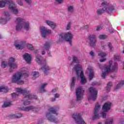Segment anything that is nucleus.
Wrapping results in <instances>:
<instances>
[{"mask_svg": "<svg viewBox=\"0 0 124 124\" xmlns=\"http://www.w3.org/2000/svg\"><path fill=\"white\" fill-rule=\"evenodd\" d=\"M90 55L92 56V57H94V52L93 51H92L90 53Z\"/></svg>", "mask_w": 124, "mask_h": 124, "instance_id": "52", "label": "nucleus"}, {"mask_svg": "<svg viewBox=\"0 0 124 124\" xmlns=\"http://www.w3.org/2000/svg\"><path fill=\"white\" fill-rule=\"evenodd\" d=\"M89 25H85L84 27H82L81 29H83V30H89Z\"/></svg>", "mask_w": 124, "mask_h": 124, "instance_id": "47", "label": "nucleus"}, {"mask_svg": "<svg viewBox=\"0 0 124 124\" xmlns=\"http://www.w3.org/2000/svg\"><path fill=\"white\" fill-rule=\"evenodd\" d=\"M8 65V63L6 61H2L1 63V66L3 67V68H5L6 66Z\"/></svg>", "mask_w": 124, "mask_h": 124, "instance_id": "36", "label": "nucleus"}, {"mask_svg": "<svg viewBox=\"0 0 124 124\" xmlns=\"http://www.w3.org/2000/svg\"><path fill=\"white\" fill-rule=\"evenodd\" d=\"M26 3H28L29 5L31 4V0H24Z\"/></svg>", "mask_w": 124, "mask_h": 124, "instance_id": "45", "label": "nucleus"}, {"mask_svg": "<svg viewBox=\"0 0 124 124\" xmlns=\"http://www.w3.org/2000/svg\"><path fill=\"white\" fill-rule=\"evenodd\" d=\"M1 38V36L0 35V39Z\"/></svg>", "mask_w": 124, "mask_h": 124, "instance_id": "63", "label": "nucleus"}, {"mask_svg": "<svg viewBox=\"0 0 124 124\" xmlns=\"http://www.w3.org/2000/svg\"><path fill=\"white\" fill-rule=\"evenodd\" d=\"M34 53L35 54H37V53H38V50L37 49V50H35L34 51Z\"/></svg>", "mask_w": 124, "mask_h": 124, "instance_id": "55", "label": "nucleus"}, {"mask_svg": "<svg viewBox=\"0 0 124 124\" xmlns=\"http://www.w3.org/2000/svg\"><path fill=\"white\" fill-rule=\"evenodd\" d=\"M106 124H113V118H110L107 119L106 122Z\"/></svg>", "mask_w": 124, "mask_h": 124, "instance_id": "33", "label": "nucleus"}, {"mask_svg": "<svg viewBox=\"0 0 124 124\" xmlns=\"http://www.w3.org/2000/svg\"><path fill=\"white\" fill-rule=\"evenodd\" d=\"M81 2H83L84 1V0H81Z\"/></svg>", "mask_w": 124, "mask_h": 124, "instance_id": "62", "label": "nucleus"}, {"mask_svg": "<svg viewBox=\"0 0 124 124\" xmlns=\"http://www.w3.org/2000/svg\"><path fill=\"white\" fill-rule=\"evenodd\" d=\"M112 82H109L108 83L107 87V92H110V90H111V87H112Z\"/></svg>", "mask_w": 124, "mask_h": 124, "instance_id": "34", "label": "nucleus"}, {"mask_svg": "<svg viewBox=\"0 0 124 124\" xmlns=\"http://www.w3.org/2000/svg\"><path fill=\"white\" fill-rule=\"evenodd\" d=\"M111 106L112 103L109 102H106L103 106L102 110H103V111H105V112H107V111L110 110Z\"/></svg>", "mask_w": 124, "mask_h": 124, "instance_id": "21", "label": "nucleus"}, {"mask_svg": "<svg viewBox=\"0 0 124 124\" xmlns=\"http://www.w3.org/2000/svg\"><path fill=\"white\" fill-rule=\"evenodd\" d=\"M48 54L49 56L50 57H51V53H50V52H48Z\"/></svg>", "mask_w": 124, "mask_h": 124, "instance_id": "59", "label": "nucleus"}, {"mask_svg": "<svg viewBox=\"0 0 124 124\" xmlns=\"http://www.w3.org/2000/svg\"><path fill=\"white\" fill-rule=\"evenodd\" d=\"M17 93H12V98H13V99H15V98H17V97H18V96L19 95V93H21L20 92H18V91H16Z\"/></svg>", "mask_w": 124, "mask_h": 124, "instance_id": "31", "label": "nucleus"}, {"mask_svg": "<svg viewBox=\"0 0 124 124\" xmlns=\"http://www.w3.org/2000/svg\"><path fill=\"white\" fill-rule=\"evenodd\" d=\"M108 24H109V21L108 20V21H107V23H105V24H106V25H108Z\"/></svg>", "mask_w": 124, "mask_h": 124, "instance_id": "58", "label": "nucleus"}, {"mask_svg": "<svg viewBox=\"0 0 124 124\" xmlns=\"http://www.w3.org/2000/svg\"><path fill=\"white\" fill-rule=\"evenodd\" d=\"M72 117L73 119H74L75 121H76V124H86V123L85 122V121H84L83 118H82V117L81 116V114L78 113L73 114Z\"/></svg>", "mask_w": 124, "mask_h": 124, "instance_id": "13", "label": "nucleus"}, {"mask_svg": "<svg viewBox=\"0 0 124 124\" xmlns=\"http://www.w3.org/2000/svg\"><path fill=\"white\" fill-rule=\"evenodd\" d=\"M48 85V83H43L41 84V86L40 89V92L41 93H44L45 92V88Z\"/></svg>", "mask_w": 124, "mask_h": 124, "instance_id": "28", "label": "nucleus"}, {"mask_svg": "<svg viewBox=\"0 0 124 124\" xmlns=\"http://www.w3.org/2000/svg\"><path fill=\"white\" fill-rule=\"evenodd\" d=\"M124 85V81H121L118 84L116 85V90H118V89H120L121 87H123Z\"/></svg>", "mask_w": 124, "mask_h": 124, "instance_id": "32", "label": "nucleus"}, {"mask_svg": "<svg viewBox=\"0 0 124 124\" xmlns=\"http://www.w3.org/2000/svg\"><path fill=\"white\" fill-rule=\"evenodd\" d=\"M54 96H55V98H52V101H56V98H58L60 97V94L59 93H56L55 94Z\"/></svg>", "mask_w": 124, "mask_h": 124, "instance_id": "42", "label": "nucleus"}, {"mask_svg": "<svg viewBox=\"0 0 124 124\" xmlns=\"http://www.w3.org/2000/svg\"><path fill=\"white\" fill-rule=\"evenodd\" d=\"M14 62H15V59L14 58L11 57L9 58L8 65L10 67V72H12V68H13V69H16V68L18 67V65L17 64L14 63Z\"/></svg>", "mask_w": 124, "mask_h": 124, "instance_id": "15", "label": "nucleus"}, {"mask_svg": "<svg viewBox=\"0 0 124 124\" xmlns=\"http://www.w3.org/2000/svg\"><path fill=\"white\" fill-rule=\"evenodd\" d=\"M92 85H93H93H96V83H95V82H93V83H92Z\"/></svg>", "mask_w": 124, "mask_h": 124, "instance_id": "57", "label": "nucleus"}, {"mask_svg": "<svg viewBox=\"0 0 124 124\" xmlns=\"http://www.w3.org/2000/svg\"><path fill=\"white\" fill-rule=\"evenodd\" d=\"M99 38H100V39H106V38H107V36L106 35H100L99 36Z\"/></svg>", "mask_w": 124, "mask_h": 124, "instance_id": "41", "label": "nucleus"}, {"mask_svg": "<svg viewBox=\"0 0 124 124\" xmlns=\"http://www.w3.org/2000/svg\"><path fill=\"white\" fill-rule=\"evenodd\" d=\"M108 46L110 50H112L113 46H112V44L108 43Z\"/></svg>", "mask_w": 124, "mask_h": 124, "instance_id": "49", "label": "nucleus"}, {"mask_svg": "<svg viewBox=\"0 0 124 124\" xmlns=\"http://www.w3.org/2000/svg\"><path fill=\"white\" fill-rule=\"evenodd\" d=\"M73 60V62H75V63H79V62L78 60V58H77V57L73 56L72 58Z\"/></svg>", "mask_w": 124, "mask_h": 124, "instance_id": "38", "label": "nucleus"}, {"mask_svg": "<svg viewBox=\"0 0 124 124\" xmlns=\"http://www.w3.org/2000/svg\"><path fill=\"white\" fill-rule=\"evenodd\" d=\"M101 1H103L101 5L102 6H103L104 8L102 9L97 10L96 13L97 15H101V14H103V13L105 12L106 10H107V8L108 9L107 11L108 13H111V12L114 10V7H109V3H108L107 1L105 0H101Z\"/></svg>", "mask_w": 124, "mask_h": 124, "instance_id": "4", "label": "nucleus"}, {"mask_svg": "<svg viewBox=\"0 0 124 124\" xmlns=\"http://www.w3.org/2000/svg\"><path fill=\"white\" fill-rule=\"evenodd\" d=\"M56 1L58 2V3H62L63 2V0H56Z\"/></svg>", "mask_w": 124, "mask_h": 124, "instance_id": "51", "label": "nucleus"}, {"mask_svg": "<svg viewBox=\"0 0 124 124\" xmlns=\"http://www.w3.org/2000/svg\"><path fill=\"white\" fill-rule=\"evenodd\" d=\"M89 92L91 93V95L88 98V100H91V99H92L93 101L96 100L97 98V90H96V89L91 87L89 88Z\"/></svg>", "mask_w": 124, "mask_h": 124, "instance_id": "11", "label": "nucleus"}, {"mask_svg": "<svg viewBox=\"0 0 124 124\" xmlns=\"http://www.w3.org/2000/svg\"><path fill=\"white\" fill-rule=\"evenodd\" d=\"M109 32H110V33H112V32H114V31H109Z\"/></svg>", "mask_w": 124, "mask_h": 124, "instance_id": "60", "label": "nucleus"}, {"mask_svg": "<svg viewBox=\"0 0 124 124\" xmlns=\"http://www.w3.org/2000/svg\"><path fill=\"white\" fill-rule=\"evenodd\" d=\"M5 4H9V9H10L13 14H18L19 12L16 8V5L12 0H2L0 1V7L2 8L5 6Z\"/></svg>", "mask_w": 124, "mask_h": 124, "instance_id": "2", "label": "nucleus"}, {"mask_svg": "<svg viewBox=\"0 0 124 124\" xmlns=\"http://www.w3.org/2000/svg\"><path fill=\"white\" fill-rule=\"evenodd\" d=\"M72 38H73V35L71 32H67L65 34L62 33L59 35L58 41L61 42L65 40L66 41H68L70 45H72L71 40H72Z\"/></svg>", "mask_w": 124, "mask_h": 124, "instance_id": "9", "label": "nucleus"}, {"mask_svg": "<svg viewBox=\"0 0 124 124\" xmlns=\"http://www.w3.org/2000/svg\"><path fill=\"white\" fill-rule=\"evenodd\" d=\"M100 109H101V108H100V105H99V104L97 103L95 106V108L94 109V115L92 118L93 120H97V119H99V117L100 116H99V114L97 113H98Z\"/></svg>", "mask_w": 124, "mask_h": 124, "instance_id": "17", "label": "nucleus"}, {"mask_svg": "<svg viewBox=\"0 0 124 124\" xmlns=\"http://www.w3.org/2000/svg\"><path fill=\"white\" fill-rule=\"evenodd\" d=\"M102 29V26H98L96 29V31H101Z\"/></svg>", "mask_w": 124, "mask_h": 124, "instance_id": "48", "label": "nucleus"}, {"mask_svg": "<svg viewBox=\"0 0 124 124\" xmlns=\"http://www.w3.org/2000/svg\"><path fill=\"white\" fill-rule=\"evenodd\" d=\"M43 58L40 56L38 55L36 56V61L38 63H39V64H42V65H43V67L41 68V69L44 71V73L45 74L47 75L48 74V72H49V71L51 69L50 67L48 66H47V64H46V60H43Z\"/></svg>", "mask_w": 124, "mask_h": 124, "instance_id": "5", "label": "nucleus"}, {"mask_svg": "<svg viewBox=\"0 0 124 124\" xmlns=\"http://www.w3.org/2000/svg\"><path fill=\"white\" fill-rule=\"evenodd\" d=\"M19 110H20V111H24L25 112H29L30 110H33V109H34V107L32 106H31L29 107H23V108H19Z\"/></svg>", "mask_w": 124, "mask_h": 124, "instance_id": "23", "label": "nucleus"}, {"mask_svg": "<svg viewBox=\"0 0 124 124\" xmlns=\"http://www.w3.org/2000/svg\"><path fill=\"white\" fill-rule=\"evenodd\" d=\"M70 27H71V22H69L66 27L67 31H69V30H70Z\"/></svg>", "mask_w": 124, "mask_h": 124, "instance_id": "44", "label": "nucleus"}, {"mask_svg": "<svg viewBox=\"0 0 124 124\" xmlns=\"http://www.w3.org/2000/svg\"><path fill=\"white\" fill-rule=\"evenodd\" d=\"M114 59L115 61H120V55H115L114 57Z\"/></svg>", "mask_w": 124, "mask_h": 124, "instance_id": "43", "label": "nucleus"}, {"mask_svg": "<svg viewBox=\"0 0 124 124\" xmlns=\"http://www.w3.org/2000/svg\"><path fill=\"white\" fill-rule=\"evenodd\" d=\"M58 91V88H55L52 90V93H56Z\"/></svg>", "mask_w": 124, "mask_h": 124, "instance_id": "54", "label": "nucleus"}, {"mask_svg": "<svg viewBox=\"0 0 124 124\" xmlns=\"http://www.w3.org/2000/svg\"><path fill=\"white\" fill-rule=\"evenodd\" d=\"M5 18L0 17V25H5L7 23L8 21H9L11 19V16L8 11H4Z\"/></svg>", "mask_w": 124, "mask_h": 124, "instance_id": "12", "label": "nucleus"}, {"mask_svg": "<svg viewBox=\"0 0 124 124\" xmlns=\"http://www.w3.org/2000/svg\"><path fill=\"white\" fill-rule=\"evenodd\" d=\"M16 91L18 93H20L21 94L24 95V98L22 99V101H23V105L25 106L30 105L31 103L30 101L26 100H31V99H36L37 98L36 96L30 94V91H27L26 89H23L21 88H16Z\"/></svg>", "mask_w": 124, "mask_h": 124, "instance_id": "1", "label": "nucleus"}, {"mask_svg": "<svg viewBox=\"0 0 124 124\" xmlns=\"http://www.w3.org/2000/svg\"><path fill=\"white\" fill-rule=\"evenodd\" d=\"M69 61H71V58H69Z\"/></svg>", "mask_w": 124, "mask_h": 124, "instance_id": "61", "label": "nucleus"}, {"mask_svg": "<svg viewBox=\"0 0 124 124\" xmlns=\"http://www.w3.org/2000/svg\"><path fill=\"white\" fill-rule=\"evenodd\" d=\"M27 48L31 51H33V50H34V48L33 47V46H32V45L27 44Z\"/></svg>", "mask_w": 124, "mask_h": 124, "instance_id": "39", "label": "nucleus"}, {"mask_svg": "<svg viewBox=\"0 0 124 124\" xmlns=\"http://www.w3.org/2000/svg\"><path fill=\"white\" fill-rule=\"evenodd\" d=\"M88 40L90 41L89 45L93 48H94L96 46V38L95 35H90L88 37Z\"/></svg>", "mask_w": 124, "mask_h": 124, "instance_id": "16", "label": "nucleus"}, {"mask_svg": "<svg viewBox=\"0 0 124 124\" xmlns=\"http://www.w3.org/2000/svg\"><path fill=\"white\" fill-rule=\"evenodd\" d=\"M17 43H20V41L17 40H16L15 42L14 45L16 49L22 50V49H24L25 48V45L26 44V42L24 41L21 42L20 44Z\"/></svg>", "mask_w": 124, "mask_h": 124, "instance_id": "18", "label": "nucleus"}, {"mask_svg": "<svg viewBox=\"0 0 124 124\" xmlns=\"http://www.w3.org/2000/svg\"><path fill=\"white\" fill-rule=\"evenodd\" d=\"M88 70L89 71V80L91 81L93 80V76L94 75V72H93V70L92 68H88Z\"/></svg>", "mask_w": 124, "mask_h": 124, "instance_id": "25", "label": "nucleus"}, {"mask_svg": "<svg viewBox=\"0 0 124 124\" xmlns=\"http://www.w3.org/2000/svg\"><path fill=\"white\" fill-rule=\"evenodd\" d=\"M106 61V59H103L100 60V62H105Z\"/></svg>", "mask_w": 124, "mask_h": 124, "instance_id": "53", "label": "nucleus"}, {"mask_svg": "<svg viewBox=\"0 0 124 124\" xmlns=\"http://www.w3.org/2000/svg\"><path fill=\"white\" fill-rule=\"evenodd\" d=\"M105 46H102V47H105Z\"/></svg>", "mask_w": 124, "mask_h": 124, "instance_id": "64", "label": "nucleus"}, {"mask_svg": "<svg viewBox=\"0 0 124 124\" xmlns=\"http://www.w3.org/2000/svg\"><path fill=\"white\" fill-rule=\"evenodd\" d=\"M29 74L27 73L22 74L21 73H17L14 75L12 83H17V85H23L24 81L20 80L22 77L24 78H27Z\"/></svg>", "mask_w": 124, "mask_h": 124, "instance_id": "6", "label": "nucleus"}, {"mask_svg": "<svg viewBox=\"0 0 124 124\" xmlns=\"http://www.w3.org/2000/svg\"><path fill=\"white\" fill-rule=\"evenodd\" d=\"M46 23L48 25V26L50 27L52 30H54L55 28H56V23L53 21H51L50 20H46Z\"/></svg>", "mask_w": 124, "mask_h": 124, "instance_id": "24", "label": "nucleus"}, {"mask_svg": "<svg viewBox=\"0 0 124 124\" xmlns=\"http://www.w3.org/2000/svg\"><path fill=\"white\" fill-rule=\"evenodd\" d=\"M110 77L114 79V78H115V75H113V76H111Z\"/></svg>", "mask_w": 124, "mask_h": 124, "instance_id": "56", "label": "nucleus"}, {"mask_svg": "<svg viewBox=\"0 0 124 124\" xmlns=\"http://www.w3.org/2000/svg\"><path fill=\"white\" fill-rule=\"evenodd\" d=\"M74 69L76 72L77 75H79L80 71V77L81 79V83L82 84H86L87 83V80L84 76V72L82 70V65L80 64H77L75 66Z\"/></svg>", "mask_w": 124, "mask_h": 124, "instance_id": "10", "label": "nucleus"}, {"mask_svg": "<svg viewBox=\"0 0 124 124\" xmlns=\"http://www.w3.org/2000/svg\"><path fill=\"white\" fill-rule=\"evenodd\" d=\"M98 56L101 57V58H104L105 57H106V53L103 52H98Z\"/></svg>", "mask_w": 124, "mask_h": 124, "instance_id": "37", "label": "nucleus"}, {"mask_svg": "<svg viewBox=\"0 0 124 124\" xmlns=\"http://www.w3.org/2000/svg\"><path fill=\"white\" fill-rule=\"evenodd\" d=\"M67 10L70 13H73V11H74V7L73 6H69L68 7Z\"/></svg>", "mask_w": 124, "mask_h": 124, "instance_id": "35", "label": "nucleus"}, {"mask_svg": "<svg viewBox=\"0 0 124 124\" xmlns=\"http://www.w3.org/2000/svg\"><path fill=\"white\" fill-rule=\"evenodd\" d=\"M40 31L42 33V37L45 38L46 37V34H50L51 33V31L50 30H46L45 27L42 26L40 28Z\"/></svg>", "mask_w": 124, "mask_h": 124, "instance_id": "19", "label": "nucleus"}, {"mask_svg": "<svg viewBox=\"0 0 124 124\" xmlns=\"http://www.w3.org/2000/svg\"><path fill=\"white\" fill-rule=\"evenodd\" d=\"M111 67H112V61H110L109 65L106 67V71L103 72L101 75L103 79H105V78H106V75L108 73H110V71H111V70H112L113 71H118V63L115 62L114 65L112 66V68H111Z\"/></svg>", "mask_w": 124, "mask_h": 124, "instance_id": "7", "label": "nucleus"}, {"mask_svg": "<svg viewBox=\"0 0 124 124\" xmlns=\"http://www.w3.org/2000/svg\"><path fill=\"white\" fill-rule=\"evenodd\" d=\"M21 0H17V3L22 6L23 5V2H22Z\"/></svg>", "mask_w": 124, "mask_h": 124, "instance_id": "50", "label": "nucleus"}, {"mask_svg": "<svg viewBox=\"0 0 124 124\" xmlns=\"http://www.w3.org/2000/svg\"><path fill=\"white\" fill-rule=\"evenodd\" d=\"M76 95L77 96V101H79L82 99L83 96L84 95V91L82 90V88L81 87H79L76 89Z\"/></svg>", "mask_w": 124, "mask_h": 124, "instance_id": "14", "label": "nucleus"}, {"mask_svg": "<svg viewBox=\"0 0 124 124\" xmlns=\"http://www.w3.org/2000/svg\"><path fill=\"white\" fill-rule=\"evenodd\" d=\"M24 19L17 17L16 18V31H20L23 28H24L25 31H29V29H30V24L29 22H24Z\"/></svg>", "mask_w": 124, "mask_h": 124, "instance_id": "3", "label": "nucleus"}, {"mask_svg": "<svg viewBox=\"0 0 124 124\" xmlns=\"http://www.w3.org/2000/svg\"><path fill=\"white\" fill-rule=\"evenodd\" d=\"M51 44H52V42L50 41L46 42V44L43 46V50H42V55H45V51H44V50H46V51H48V50L50 49V47H51Z\"/></svg>", "mask_w": 124, "mask_h": 124, "instance_id": "20", "label": "nucleus"}, {"mask_svg": "<svg viewBox=\"0 0 124 124\" xmlns=\"http://www.w3.org/2000/svg\"><path fill=\"white\" fill-rule=\"evenodd\" d=\"M49 113L46 114V118L49 122L55 123V124L58 123V119L54 118L53 114H55L56 116H58L57 113V108L51 107L48 109Z\"/></svg>", "mask_w": 124, "mask_h": 124, "instance_id": "8", "label": "nucleus"}, {"mask_svg": "<svg viewBox=\"0 0 124 124\" xmlns=\"http://www.w3.org/2000/svg\"><path fill=\"white\" fill-rule=\"evenodd\" d=\"M23 115L21 113H16L11 115L12 119H19L22 118Z\"/></svg>", "mask_w": 124, "mask_h": 124, "instance_id": "26", "label": "nucleus"}, {"mask_svg": "<svg viewBox=\"0 0 124 124\" xmlns=\"http://www.w3.org/2000/svg\"><path fill=\"white\" fill-rule=\"evenodd\" d=\"M32 79L33 80H35V79H36V78H38V77H39V73L38 72H33L32 73Z\"/></svg>", "mask_w": 124, "mask_h": 124, "instance_id": "27", "label": "nucleus"}, {"mask_svg": "<svg viewBox=\"0 0 124 124\" xmlns=\"http://www.w3.org/2000/svg\"><path fill=\"white\" fill-rule=\"evenodd\" d=\"M8 92V88L7 87H0V92L1 93H7Z\"/></svg>", "mask_w": 124, "mask_h": 124, "instance_id": "29", "label": "nucleus"}, {"mask_svg": "<svg viewBox=\"0 0 124 124\" xmlns=\"http://www.w3.org/2000/svg\"><path fill=\"white\" fill-rule=\"evenodd\" d=\"M10 105H11V102H6L4 103L2 107L3 108L4 107H8L9 106H10Z\"/></svg>", "mask_w": 124, "mask_h": 124, "instance_id": "40", "label": "nucleus"}, {"mask_svg": "<svg viewBox=\"0 0 124 124\" xmlns=\"http://www.w3.org/2000/svg\"><path fill=\"white\" fill-rule=\"evenodd\" d=\"M74 86H75V77H73L71 85V90L73 91L74 90Z\"/></svg>", "mask_w": 124, "mask_h": 124, "instance_id": "30", "label": "nucleus"}, {"mask_svg": "<svg viewBox=\"0 0 124 124\" xmlns=\"http://www.w3.org/2000/svg\"><path fill=\"white\" fill-rule=\"evenodd\" d=\"M23 59H24L25 61L27 63H31V55L28 53H26L24 55H23Z\"/></svg>", "mask_w": 124, "mask_h": 124, "instance_id": "22", "label": "nucleus"}, {"mask_svg": "<svg viewBox=\"0 0 124 124\" xmlns=\"http://www.w3.org/2000/svg\"><path fill=\"white\" fill-rule=\"evenodd\" d=\"M102 116V118H103L104 119L106 118V113L104 112H102L101 113Z\"/></svg>", "mask_w": 124, "mask_h": 124, "instance_id": "46", "label": "nucleus"}]
</instances>
